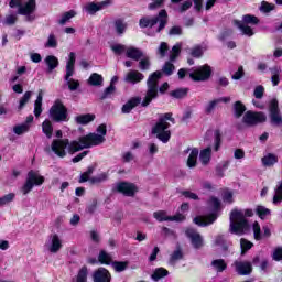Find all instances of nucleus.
I'll return each mask as SVG.
<instances>
[{"mask_svg": "<svg viewBox=\"0 0 282 282\" xmlns=\"http://www.w3.org/2000/svg\"><path fill=\"white\" fill-rule=\"evenodd\" d=\"M107 135V126L101 123L97 128V133H89L80 137L78 141H72L68 139H57L52 142L51 149L58 158H65L68 153H76L83 151V149H91V147H100L105 144V137Z\"/></svg>", "mask_w": 282, "mask_h": 282, "instance_id": "nucleus-1", "label": "nucleus"}, {"mask_svg": "<svg viewBox=\"0 0 282 282\" xmlns=\"http://www.w3.org/2000/svg\"><path fill=\"white\" fill-rule=\"evenodd\" d=\"M173 72H175V66L171 62H167L163 66L162 72L156 70L149 76L147 82L148 91H147L145 98L141 104L142 107H149L153 98H158V83L160 82V78H162V74H165V76H171Z\"/></svg>", "mask_w": 282, "mask_h": 282, "instance_id": "nucleus-2", "label": "nucleus"}, {"mask_svg": "<svg viewBox=\"0 0 282 282\" xmlns=\"http://www.w3.org/2000/svg\"><path fill=\"white\" fill-rule=\"evenodd\" d=\"M254 213L252 209H234L230 213V232L234 235H243L248 230V219L246 217H252Z\"/></svg>", "mask_w": 282, "mask_h": 282, "instance_id": "nucleus-3", "label": "nucleus"}, {"mask_svg": "<svg viewBox=\"0 0 282 282\" xmlns=\"http://www.w3.org/2000/svg\"><path fill=\"white\" fill-rule=\"evenodd\" d=\"M166 120L174 122L175 119H173V113L167 112L160 117L159 122L152 129V133H154V135H156V138L164 144L171 140V130H169L171 124H169Z\"/></svg>", "mask_w": 282, "mask_h": 282, "instance_id": "nucleus-4", "label": "nucleus"}, {"mask_svg": "<svg viewBox=\"0 0 282 282\" xmlns=\"http://www.w3.org/2000/svg\"><path fill=\"white\" fill-rule=\"evenodd\" d=\"M208 208L212 210V214L194 218V224H196V226H210V224L217 220V213H219V209L221 208V202L219 198L212 197L208 202Z\"/></svg>", "mask_w": 282, "mask_h": 282, "instance_id": "nucleus-5", "label": "nucleus"}, {"mask_svg": "<svg viewBox=\"0 0 282 282\" xmlns=\"http://www.w3.org/2000/svg\"><path fill=\"white\" fill-rule=\"evenodd\" d=\"M44 183L45 176L41 175V173H39L36 170H31L26 175L25 183L20 188V193H22V195H28L31 193L34 186H43Z\"/></svg>", "mask_w": 282, "mask_h": 282, "instance_id": "nucleus-6", "label": "nucleus"}, {"mask_svg": "<svg viewBox=\"0 0 282 282\" xmlns=\"http://www.w3.org/2000/svg\"><path fill=\"white\" fill-rule=\"evenodd\" d=\"M140 28H151L160 32L166 26V10H161L158 18H142L139 22Z\"/></svg>", "mask_w": 282, "mask_h": 282, "instance_id": "nucleus-7", "label": "nucleus"}, {"mask_svg": "<svg viewBox=\"0 0 282 282\" xmlns=\"http://www.w3.org/2000/svg\"><path fill=\"white\" fill-rule=\"evenodd\" d=\"M258 23H259V18L250 14L243 15L242 22L235 21V25L246 36H254V31L249 25H257Z\"/></svg>", "mask_w": 282, "mask_h": 282, "instance_id": "nucleus-8", "label": "nucleus"}, {"mask_svg": "<svg viewBox=\"0 0 282 282\" xmlns=\"http://www.w3.org/2000/svg\"><path fill=\"white\" fill-rule=\"evenodd\" d=\"M76 64V54L75 53H69V58L66 64V76L65 80H67L68 89L70 91H76L78 87H80V83L75 79H69L72 76H74V65Z\"/></svg>", "mask_w": 282, "mask_h": 282, "instance_id": "nucleus-9", "label": "nucleus"}, {"mask_svg": "<svg viewBox=\"0 0 282 282\" xmlns=\"http://www.w3.org/2000/svg\"><path fill=\"white\" fill-rule=\"evenodd\" d=\"M10 8H17L18 14L23 17H30L34 10H36V0H29L23 4V0H11L9 2Z\"/></svg>", "mask_w": 282, "mask_h": 282, "instance_id": "nucleus-10", "label": "nucleus"}, {"mask_svg": "<svg viewBox=\"0 0 282 282\" xmlns=\"http://www.w3.org/2000/svg\"><path fill=\"white\" fill-rule=\"evenodd\" d=\"M50 116L55 122H65V120H67V108H65L61 100H57L51 107Z\"/></svg>", "mask_w": 282, "mask_h": 282, "instance_id": "nucleus-11", "label": "nucleus"}, {"mask_svg": "<svg viewBox=\"0 0 282 282\" xmlns=\"http://www.w3.org/2000/svg\"><path fill=\"white\" fill-rule=\"evenodd\" d=\"M210 74H213L210 66L204 65L189 73V77L192 80H208L210 78Z\"/></svg>", "mask_w": 282, "mask_h": 282, "instance_id": "nucleus-12", "label": "nucleus"}, {"mask_svg": "<svg viewBox=\"0 0 282 282\" xmlns=\"http://www.w3.org/2000/svg\"><path fill=\"white\" fill-rule=\"evenodd\" d=\"M45 250L47 252H51L52 254H56L63 248V240H61V237L58 235L54 234L51 235L47 239V241L44 245Z\"/></svg>", "mask_w": 282, "mask_h": 282, "instance_id": "nucleus-13", "label": "nucleus"}, {"mask_svg": "<svg viewBox=\"0 0 282 282\" xmlns=\"http://www.w3.org/2000/svg\"><path fill=\"white\" fill-rule=\"evenodd\" d=\"M270 109V119L271 123L275 124V127H281L282 124V115L279 113V100L271 99L269 104Z\"/></svg>", "mask_w": 282, "mask_h": 282, "instance_id": "nucleus-14", "label": "nucleus"}, {"mask_svg": "<svg viewBox=\"0 0 282 282\" xmlns=\"http://www.w3.org/2000/svg\"><path fill=\"white\" fill-rule=\"evenodd\" d=\"M267 117L263 112L247 111L243 116L245 124L252 127V124H259V122H265Z\"/></svg>", "mask_w": 282, "mask_h": 282, "instance_id": "nucleus-15", "label": "nucleus"}, {"mask_svg": "<svg viewBox=\"0 0 282 282\" xmlns=\"http://www.w3.org/2000/svg\"><path fill=\"white\" fill-rule=\"evenodd\" d=\"M153 217L154 219H156V221H184V219H186V217L183 214L170 216L164 210L154 212Z\"/></svg>", "mask_w": 282, "mask_h": 282, "instance_id": "nucleus-16", "label": "nucleus"}, {"mask_svg": "<svg viewBox=\"0 0 282 282\" xmlns=\"http://www.w3.org/2000/svg\"><path fill=\"white\" fill-rule=\"evenodd\" d=\"M109 3H111L110 0H105L101 2H88L85 7L84 10L85 12H87V14H96V12H100V10H105V8H107V6H109Z\"/></svg>", "mask_w": 282, "mask_h": 282, "instance_id": "nucleus-17", "label": "nucleus"}, {"mask_svg": "<svg viewBox=\"0 0 282 282\" xmlns=\"http://www.w3.org/2000/svg\"><path fill=\"white\" fill-rule=\"evenodd\" d=\"M116 189L128 197H133L138 193V187L133 183H118Z\"/></svg>", "mask_w": 282, "mask_h": 282, "instance_id": "nucleus-18", "label": "nucleus"}, {"mask_svg": "<svg viewBox=\"0 0 282 282\" xmlns=\"http://www.w3.org/2000/svg\"><path fill=\"white\" fill-rule=\"evenodd\" d=\"M234 265L240 276H248L252 273V263L249 261H236Z\"/></svg>", "mask_w": 282, "mask_h": 282, "instance_id": "nucleus-19", "label": "nucleus"}, {"mask_svg": "<svg viewBox=\"0 0 282 282\" xmlns=\"http://www.w3.org/2000/svg\"><path fill=\"white\" fill-rule=\"evenodd\" d=\"M185 235H187V237L191 239L194 248H202V246H204V239L197 231H195V229L188 228L185 231Z\"/></svg>", "mask_w": 282, "mask_h": 282, "instance_id": "nucleus-20", "label": "nucleus"}, {"mask_svg": "<svg viewBox=\"0 0 282 282\" xmlns=\"http://www.w3.org/2000/svg\"><path fill=\"white\" fill-rule=\"evenodd\" d=\"M93 279L94 282H110L111 274H109V271H107V269L100 268L97 271H95Z\"/></svg>", "mask_w": 282, "mask_h": 282, "instance_id": "nucleus-21", "label": "nucleus"}, {"mask_svg": "<svg viewBox=\"0 0 282 282\" xmlns=\"http://www.w3.org/2000/svg\"><path fill=\"white\" fill-rule=\"evenodd\" d=\"M141 80H144V75L138 70H130L124 77V82L131 83L132 85H135V83H140Z\"/></svg>", "mask_w": 282, "mask_h": 282, "instance_id": "nucleus-22", "label": "nucleus"}, {"mask_svg": "<svg viewBox=\"0 0 282 282\" xmlns=\"http://www.w3.org/2000/svg\"><path fill=\"white\" fill-rule=\"evenodd\" d=\"M186 152L189 153L187 158L188 169H195V166H197V158H199V150L197 148H193V149H187Z\"/></svg>", "mask_w": 282, "mask_h": 282, "instance_id": "nucleus-23", "label": "nucleus"}, {"mask_svg": "<svg viewBox=\"0 0 282 282\" xmlns=\"http://www.w3.org/2000/svg\"><path fill=\"white\" fill-rule=\"evenodd\" d=\"M210 158H213V150L210 148L200 150L199 162L203 166H208V164H210Z\"/></svg>", "mask_w": 282, "mask_h": 282, "instance_id": "nucleus-24", "label": "nucleus"}, {"mask_svg": "<svg viewBox=\"0 0 282 282\" xmlns=\"http://www.w3.org/2000/svg\"><path fill=\"white\" fill-rule=\"evenodd\" d=\"M142 102V99L140 97H133L126 105L122 107V113H131V110L135 109L138 105Z\"/></svg>", "mask_w": 282, "mask_h": 282, "instance_id": "nucleus-25", "label": "nucleus"}, {"mask_svg": "<svg viewBox=\"0 0 282 282\" xmlns=\"http://www.w3.org/2000/svg\"><path fill=\"white\" fill-rule=\"evenodd\" d=\"M126 56L132 58V61H140L142 58V51L140 48L129 46L126 51Z\"/></svg>", "mask_w": 282, "mask_h": 282, "instance_id": "nucleus-26", "label": "nucleus"}, {"mask_svg": "<svg viewBox=\"0 0 282 282\" xmlns=\"http://www.w3.org/2000/svg\"><path fill=\"white\" fill-rule=\"evenodd\" d=\"M219 102H230V97H221L219 99H215V100L210 101L205 107L206 113H212L215 110V107H217L219 105Z\"/></svg>", "mask_w": 282, "mask_h": 282, "instance_id": "nucleus-27", "label": "nucleus"}, {"mask_svg": "<svg viewBox=\"0 0 282 282\" xmlns=\"http://www.w3.org/2000/svg\"><path fill=\"white\" fill-rule=\"evenodd\" d=\"M43 91L41 90L37 95V98L34 104V116L35 118H39L41 113H43Z\"/></svg>", "mask_w": 282, "mask_h": 282, "instance_id": "nucleus-28", "label": "nucleus"}, {"mask_svg": "<svg viewBox=\"0 0 282 282\" xmlns=\"http://www.w3.org/2000/svg\"><path fill=\"white\" fill-rule=\"evenodd\" d=\"M77 124H89V122H94L96 120V115L86 113L79 115L75 118Z\"/></svg>", "mask_w": 282, "mask_h": 282, "instance_id": "nucleus-29", "label": "nucleus"}, {"mask_svg": "<svg viewBox=\"0 0 282 282\" xmlns=\"http://www.w3.org/2000/svg\"><path fill=\"white\" fill-rule=\"evenodd\" d=\"M279 162V156L276 154L269 153L262 158L263 166H274Z\"/></svg>", "mask_w": 282, "mask_h": 282, "instance_id": "nucleus-30", "label": "nucleus"}, {"mask_svg": "<svg viewBox=\"0 0 282 282\" xmlns=\"http://www.w3.org/2000/svg\"><path fill=\"white\" fill-rule=\"evenodd\" d=\"M212 267L216 272H224L228 268V264H226L224 259H217L212 261Z\"/></svg>", "mask_w": 282, "mask_h": 282, "instance_id": "nucleus-31", "label": "nucleus"}, {"mask_svg": "<svg viewBox=\"0 0 282 282\" xmlns=\"http://www.w3.org/2000/svg\"><path fill=\"white\" fill-rule=\"evenodd\" d=\"M102 76L98 73H94L88 78V84H90L93 87H100L102 85Z\"/></svg>", "mask_w": 282, "mask_h": 282, "instance_id": "nucleus-32", "label": "nucleus"}, {"mask_svg": "<svg viewBox=\"0 0 282 282\" xmlns=\"http://www.w3.org/2000/svg\"><path fill=\"white\" fill-rule=\"evenodd\" d=\"M256 214L258 217H260V219H268V217L271 215V212L267 207L259 205L256 207Z\"/></svg>", "mask_w": 282, "mask_h": 282, "instance_id": "nucleus-33", "label": "nucleus"}, {"mask_svg": "<svg viewBox=\"0 0 282 282\" xmlns=\"http://www.w3.org/2000/svg\"><path fill=\"white\" fill-rule=\"evenodd\" d=\"M164 276H169V271L164 268L155 269L154 273L152 274L153 281H160V279H164Z\"/></svg>", "mask_w": 282, "mask_h": 282, "instance_id": "nucleus-34", "label": "nucleus"}, {"mask_svg": "<svg viewBox=\"0 0 282 282\" xmlns=\"http://www.w3.org/2000/svg\"><path fill=\"white\" fill-rule=\"evenodd\" d=\"M42 131L44 134H46V138H52V133L54 131V128L52 127V121L51 120H45L42 123Z\"/></svg>", "mask_w": 282, "mask_h": 282, "instance_id": "nucleus-35", "label": "nucleus"}, {"mask_svg": "<svg viewBox=\"0 0 282 282\" xmlns=\"http://www.w3.org/2000/svg\"><path fill=\"white\" fill-rule=\"evenodd\" d=\"M234 111L236 118H241V116H243V113L246 112V106L241 104V101H236L234 105Z\"/></svg>", "mask_w": 282, "mask_h": 282, "instance_id": "nucleus-36", "label": "nucleus"}, {"mask_svg": "<svg viewBox=\"0 0 282 282\" xmlns=\"http://www.w3.org/2000/svg\"><path fill=\"white\" fill-rule=\"evenodd\" d=\"M45 63L48 66L51 72L52 69H56V67H58V58H56V56L54 55L46 56Z\"/></svg>", "mask_w": 282, "mask_h": 282, "instance_id": "nucleus-37", "label": "nucleus"}, {"mask_svg": "<svg viewBox=\"0 0 282 282\" xmlns=\"http://www.w3.org/2000/svg\"><path fill=\"white\" fill-rule=\"evenodd\" d=\"M28 131H30V124L28 123L18 124L13 128L15 135H23V133H28Z\"/></svg>", "mask_w": 282, "mask_h": 282, "instance_id": "nucleus-38", "label": "nucleus"}, {"mask_svg": "<svg viewBox=\"0 0 282 282\" xmlns=\"http://www.w3.org/2000/svg\"><path fill=\"white\" fill-rule=\"evenodd\" d=\"M110 47L118 56H120V54H127V50L129 48L124 44H112Z\"/></svg>", "mask_w": 282, "mask_h": 282, "instance_id": "nucleus-39", "label": "nucleus"}, {"mask_svg": "<svg viewBox=\"0 0 282 282\" xmlns=\"http://www.w3.org/2000/svg\"><path fill=\"white\" fill-rule=\"evenodd\" d=\"M74 17H76L75 11H67L63 13L62 18L58 21L59 25H65V23H67V21H69L70 19H74Z\"/></svg>", "mask_w": 282, "mask_h": 282, "instance_id": "nucleus-40", "label": "nucleus"}, {"mask_svg": "<svg viewBox=\"0 0 282 282\" xmlns=\"http://www.w3.org/2000/svg\"><path fill=\"white\" fill-rule=\"evenodd\" d=\"M98 260L102 264L109 265V263H111V261H112V258H111V254H109V253H107L105 251H100Z\"/></svg>", "mask_w": 282, "mask_h": 282, "instance_id": "nucleus-41", "label": "nucleus"}, {"mask_svg": "<svg viewBox=\"0 0 282 282\" xmlns=\"http://www.w3.org/2000/svg\"><path fill=\"white\" fill-rule=\"evenodd\" d=\"M115 30L118 34H124V31L127 30V24L122 20H116Z\"/></svg>", "mask_w": 282, "mask_h": 282, "instance_id": "nucleus-42", "label": "nucleus"}, {"mask_svg": "<svg viewBox=\"0 0 282 282\" xmlns=\"http://www.w3.org/2000/svg\"><path fill=\"white\" fill-rule=\"evenodd\" d=\"M87 267H83L77 274L76 282H87Z\"/></svg>", "mask_w": 282, "mask_h": 282, "instance_id": "nucleus-43", "label": "nucleus"}, {"mask_svg": "<svg viewBox=\"0 0 282 282\" xmlns=\"http://www.w3.org/2000/svg\"><path fill=\"white\" fill-rule=\"evenodd\" d=\"M282 200V182L278 185L275 189V195L273 196V204H281Z\"/></svg>", "mask_w": 282, "mask_h": 282, "instance_id": "nucleus-44", "label": "nucleus"}, {"mask_svg": "<svg viewBox=\"0 0 282 282\" xmlns=\"http://www.w3.org/2000/svg\"><path fill=\"white\" fill-rule=\"evenodd\" d=\"M252 246H253L252 242L246 239H241L240 240L241 254H246V252H248V250H250Z\"/></svg>", "mask_w": 282, "mask_h": 282, "instance_id": "nucleus-45", "label": "nucleus"}, {"mask_svg": "<svg viewBox=\"0 0 282 282\" xmlns=\"http://www.w3.org/2000/svg\"><path fill=\"white\" fill-rule=\"evenodd\" d=\"M108 177L106 172L99 173L97 176L90 178L91 184H100V182H105Z\"/></svg>", "mask_w": 282, "mask_h": 282, "instance_id": "nucleus-46", "label": "nucleus"}, {"mask_svg": "<svg viewBox=\"0 0 282 282\" xmlns=\"http://www.w3.org/2000/svg\"><path fill=\"white\" fill-rule=\"evenodd\" d=\"M30 98H32V91H26L20 99L19 109H23L26 102H30Z\"/></svg>", "mask_w": 282, "mask_h": 282, "instance_id": "nucleus-47", "label": "nucleus"}, {"mask_svg": "<svg viewBox=\"0 0 282 282\" xmlns=\"http://www.w3.org/2000/svg\"><path fill=\"white\" fill-rule=\"evenodd\" d=\"M181 51H182V45L180 44L174 45L170 54V61H175L177 56H180Z\"/></svg>", "mask_w": 282, "mask_h": 282, "instance_id": "nucleus-48", "label": "nucleus"}, {"mask_svg": "<svg viewBox=\"0 0 282 282\" xmlns=\"http://www.w3.org/2000/svg\"><path fill=\"white\" fill-rule=\"evenodd\" d=\"M58 46V41L56 40L55 34H50L47 42L45 44V47H57Z\"/></svg>", "mask_w": 282, "mask_h": 282, "instance_id": "nucleus-49", "label": "nucleus"}, {"mask_svg": "<svg viewBox=\"0 0 282 282\" xmlns=\"http://www.w3.org/2000/svg\"><path fill=\"white\" fill-rule=\"evenodd\" d=\"M252 228H253L254 239L257 241H260V239H261V226L259 225L258 221H256V223H253Z\"/></svg>", "mask_w": 282, "mask_h": 282, "instance_id": "nucleus-50", "label": "nucleus"}, {"mask_svg": "<svg viewBox=\"0 0 282 282\" xmlns=\"http://www.w3.org/2000/svg\"><path fill=\"white\" fill-rule=\"evenodd\" d=\"M192 7H193V1L186 0L176 10L177 12H186V10H191Z\"/></svg>", "mask_w": 282, "mask_h": 282, "instance_id": "nucleus-51", "label": "nucleus"}, {"mask_svg": "<svg viewBox=\"0 0 282 282\" xmlns=\"http://www.w3.org/2000/svg\"><path fill=\"white\" fill-rule=\"evenodd\" d=\"M186 94H188V89H186V88H180V89L172 91V96L174 98H184L186 96Z\"/></svg>", "mask_w": 282, "mask_h": 282, "instance_id": "nucleus-52", "label": "nucleus"}, {"mask_svg": "<svg viewBox=\"0 0 282 282\" xmlns=\"http://www.w3.org/2000/svg\"><path fill=\"white\" fill-rule=\"evenodd\" d=\"M15 195L14 193H9L0 198L1 205L6 206V204H10V202H13Z\"/></svg>", "mask_w": 282, "mask_h": 282, "instance_id": "nucleus-53", "label": "nucleus"}, {"mask_svg": "<svg viewBox=\"0 0 282 282\" xmlns=\"http://www.w3.org/2000/svg\"><path fill=\"white\" fill-rule=\"evenodd\" d=\"M112 268L116 272H124L127 270V262H113Z\"/></svg>", "mask_w": 282, "mask_h": 282, "instance_id": "nucleus-54", "label": "nucleus"}, {"mask_svg": "<svg viewBox=\"0 0 282 282\" xmlns=\"http://www.w3.org/2000/svg\"><path fill=\"white\" fill-rule=\"evenodd\" d=\"M91 173H94V167H88V170L80 175V178H79L80 184H83V182H87Z\"/></svg>", "mask_w": 282, "mask_h": 282, "instance_id": "nucleus-55", "label": "nucleus"}, {"mask_svg": "<svg viewBox=\"0 0 282 282\" xmlns=\"http://www.w3.org/2000/svg\"><path fill=\"white\" fill-rule=\"evenodd\" d=\"M223 200L225 202V204H232V192L226 189L223 193Z\"/></svg>", "mask_w": 282, "mask_h": 282, "instance_id": "nucleus-56", "label": "nucleus"}, {"mask_svg": "<svg viewBox=\"0 0 282 282\" xmlns=\"http://www.w3.org/2000/svg\"><path fill=\"white\" fill-rule=\"evenodd\" d=\"M206 48L202 46H196L192 50V56H194V58H199V56H202V54H204Z\"/></svg>", "mask_w": 282, "mask_h": 282, "instance_id": "nucleus-57", "label": "nucleus"}, {"mask_svg": "<svg viewBox=\"0 0 282 282\" xmlns=\"http://www.w3.org/2000/svg\"><path fill=\"white\" fill-rule=\"evenodd\" d=\"M151 66V62L149 61V57H143L140 62H139V67L140 69H142L143 72L145 69H149V67Z\"/></svg>", "mask_w": 282, "mask_h": 282, "instance_id": "nucleus-58", "label": "nucleus"}, {"mask_svg": "<svg viewBox=\"0 0 282 282\" xmlns=\"http://www.w3.org/2000/svg\"><path fill=\"white\" fill-rule=\"evenodd\" d=\"M272 10H274V4H270L265 1H263L260 6L261 12H272Z\"/></svg>", "mask_w": 282, "mask_h": 282, "instance_id": "nucleus-59", "label": "nucleus"}, {"mask_svg": "<svg viewBox=\"0 0 282 282\" xmlns=\"http://www.w3.org/2000/svg\"><path fill=\"white\" fill-rule=\"evenodd\" d=\"M166 52H169V45L165 42H162L159 47V54L162 58L166 56Z\"/></svg>", "mask_w": 282, "mask_h": 282, "instance_id": "nucleus-60", "label": "nucleus"}, {"mask_svg": "<svg viewBox=\"0 0 282 282\" xmlns=\"http://www.w3.org/2000/svg\"><path fill=\"white\" fill-rule=\"evenodd\" d=\"M14 23H17V14H10L4 20L6 25H14Z\"/></svg>", "mask_w": 282, "mask_h": 282, "instance_id": "nucleus-61", "label": "nucleus"}, {"mask_svg": "<svg viewBox=\"0 0 282 282\" xmlns=\"http://www.w3.org/2000/svg\"><path fill=\"white\" fill-rule=\"evenodd\" d=\"M273 260L274 261H282V249L281 248H276L273 251Z\"/></svg>", "mask_w": 282, "mask_h": 282, "instance_id": "nucleus-62", "label": "nucleus"}, {"mask_svg": "<svg viewBox=\"0 0 282 282\" xmlns=\"http://www.w3.org/2000/svg\"><path fill=\"white\" fill-rule=\"evenodd\" d=\"M263 91H264L263 86H258L254 89L253 96L256 98H263Z\"/></svg>", "mask_w": 282, "mask_h": 282, "instance_id": "nucleus-63", "label": "nucleus"}, {"mask_svg": "<svg viewBox=\"0 0 282 282\" xmlns=\"http://www.w3.org/2000/svg\"><path fill=\"white\" fill-rule=\"evenodd\" d=\"M182 250H176L173 252L172 257H171V261H180V259H182Z\"/></svg>", "mask_w": 282, "mask_h": 282, "instance_id": "nucleus-64", "label": "nucleus"}]
</instances>
